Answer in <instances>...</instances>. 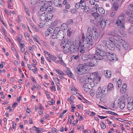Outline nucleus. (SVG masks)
I'll list each match as a JSON object with an SVG mask.
<instances>
[{"label": "nucleus", "mask_w": 133, "mask_h": 133, "mask_svg": "<svg viewBox=\"0 0 133 133\" xmlns=\"http://www.w3.org/2000/svg\"><path fill=\"white\" fill-rule=\"evenodd\" d=\"M82 38L83 41V45L81 42L78 40L75 41V44L77 49L81 53H83L85 50L90 49L94 45L92 36L91 34H87L86 35V38L83 33V34Z\"/></svg>", "instance_id": "f257e3e1"}, {"label": "nucleus", "mask_w": 133, "mask_h": 133, "mask_svg": "<svg viewBox=\"0 0 133 133\" xmlns=\"http://www.w3.org/2000/svg\"><path fill=\"white\" fill-rule=\"evenodd\" d=\"M105 47L104 45L99 44L96 45L95 50V54H90L88 56V59L91 60L94 59L102 60L105 56L103 53V50Z\"/></svg>", "instance_id": "f03ea898"}, {"label": "nucleus", "mask_w": 133, "mask_h": 133, "mask_svg": "<svg viewBox=\"0 0 133 133\" xmlns=\"http://www.w3.org/2000/svg\"><path fill=\"white\" fill-rule=\"evenodd\" d=\"M107 91L105 86H104L102 89L101 87H98L97 91L96 97L100 98V101L103 103L106 102L107 99L106 95Z\"/></svg>", "instance_id": "7ed1b4c3"}, {"label": "nucleus", "mask_w": 133, "mask_h": 133, "mask_svg": "<svg viewBox=\"0 0 133 133\" xmlns=\"http://www.w3.org/2000/svg\"><path fill=\"white\" fill-rule=\"evenodd\" d=\"M118 40L112 38H109V41L106 43V46L109 50H114L115 49V46L118 48L119 50H120V45L117 43Z\"/></svg>", "instance_id": "20e7f679"}, {"label": "nucleus", "mask_w": 133, "mask_h": 133, "mask_svg": "<svg viewBox=\"0 0 133 133\" xmlns=\"http://www.w3.org/2000/svg\"><path fill=\"white\" fill-rule=\"evenodd\" d=\"M70 42L68 41V39L63 40L61 42L60 46L62 48L65 54L70 52L69 47Z\"/></svg>", "instance_id": "39448f33"}, {"label": "nucleus", "mask_w": 133, "mask_h": 133, "mask_svg": "<svg viewBox=\"0 0 133 133\" xmlns=\"http://www.w3.org/2000/svg\"><path fill=\"white\" fill-rule=\"evenodd\" d=\"M105 47L104 50H103V53L105 56L104 57V59L105 58V57H106L110 61L114 62L117 61V57L116 56V55L114 53L110 52H107L105 53H104V51L105 50Z\"/></svg>", "instance_id": "423d86ee"}, {"label": "nucleus", "mask_w": 133, "mask_h": 133, "mask_svg": "<svg viewBox=\"0 0 133 133\" xmlns=\"http://www.w3.org/2000/svg\"><path fill=\"white\" fill-rule=\"evenodd\" d=\"M92 78H88V79L92 81L94 83L97 84L100 81L101 77L98 72H95L92 73Z\"/></svg>", "instance_id": "0eeeda50"}, {"label": "nucleus", "mask_w": 133, "mask_h": 133, "mask_svg": "<svg viewBox=\"0 0 133 133\" xmlns=\"http://www.w3.org/2000/svg\"><path fill=\"white\" fill-rule=\"evenodd\" d=\"M125 21L124 17L122 15L118 16L117 21L116 24L119 27L122 29H124Z\"/></svg>", "instance_id": "6e6552de"}, {"label": "nucleus", "mask_w": 133, "mask_h": 133, "mask_svg": "<svg viewBox=\"0 0 133 133\" xmlns=\"http://www.w3.org/2000/svg\"><path fill=\"white\" fill-rule=\"evenodd\" d=\"M77 73L79 75L85 73L87 71L86 66L83 64H79L77 68Z\"/></svg>", "instance_id": "1a4fd4ad"}, {"label": "nucleus", "mask_w": 133, "mask_h": 133, "mask_svg": "<svg viewBox=\"0 0 133 133\" xmlns=\"http://www.w3.org/2000/svg\"><path fill=\"white\" fill-rule=\"evenodd\" d=\"M62 32V31L60 30L59 28H56L54 30V32H52L53 33L52 36V38L55 39L57 38L58 35H59L60 33L61 34V32Z\"/></svg>", "instance_id": "9d476101"}, {"label": "nucleus", "mask_w": 133, "mask_h": 133, "mask_svg": "<svg viewBox=\"0 0 133 133\" xmlns=\"http://www.w3.org/2000/svg\"><path fill=\"white\" fill-rule=\"evenodd\" d=\"M97 21L99 24L100 25L102 29H104L107 23L105 19H103L102 17H100L97 19Z\"/></svg>", "instance_id": "9b49d317"}, {"label": "nucleus", "mask_w": 133, "mask_h": 133, "mask_svg": "<svg viewBox=\"0 0 133 133\" xmlns=\"http://www.w3.org/2000/svg\"><path fill=\"white\" fill-rule=\"evenodd\" d=\"M127 108L128 110H131L133 108V98H129L128 99Z\"/></svg>", "instance_id": "f8f14e48"}, {"label": "nucleus", "mask_w": 133, "mask_h": 133, "mask_svg": "<svg viewBox=\"0 0 133 133\" xmlns=\"http://www.w3.org/2000/svg\"><path fill=\"white\" fill-rule=\"evenodd\" d=\"M118 41L120 43H121L122 46L123 47L124 49L125 50H127L128 49V44L121 38H118Z\"/></svg>", "instance_id": "ddd939ff"}, {"label": "nucleus", "mask_w": 133, "mask_h": 133, "mask_svg": "<svg viewBox=\"0 0 133 133\" xmlns=\"http://www.w3.org/2000/svg\"><path fill=\"white\" fill-rule=\"evenodd\" d=\"M97 64V61L96 59L91 60L86 63V66L91 67L94 66L96 65Z\"/></svg>", "instance_id": "4468645a"}, {"label": "nucleus", "mask_w": 133, "mask_h": 133, "mask_svg": "<svg viewBox=\"0 0 133 133\" xmlns=\"http://www.w3.org/2000/svg\"><path fill=\"white\" fill-rule=\"evenodd\" d=\"M74 44L75 42H73L70 44V52L71 54L74 53L76 51V49L75 48V45Z\"/></svg>", "instance_id": "2eb2a0df"}, {"label": "nucleus", "mask_w": 133, "mask_h": 133, "mask_svg": "<svg viewBox=\"0 0 133 133\" xmlns=\"http://www.w3.org/2000/svg\"><path fill=\"white\" fill-rule=\"evenodd\" d=\"M47 13V12H45L41 14L40 17L41 21H45L46 19H50L49 18H48Z\"/></svg>", "instance_id": "dca6fc26"}, {"label": "nucleus", "mask_w": 133, "mask_h": 133, "mask_svg": "<svg viewBox=\"0 0 133 133\" xmlns=\"http://www.w3.org/2000/svg\"><path fill=\"white\" fill-rule=\"evenodd\" d=\"M92 35L94 40L97 42L99 34L97 30H95L94 31L92 32Z\"/></svg>", "instance_id": "f3484780"}, {"label": "nucleus", "mask_w": 133, "mask_h": 133, "mask_svg": "<svg viewBox=\"0 0 133 133\" xmlns=\"http://www.w3.org/2000/svg\"><path fill=\"white\" fill-rule=\"evenodd\" d=\"M81 4V8L82 9H84V11L85 12H88L89 10V8L88 6H86L85 3H83Z\"/></svg>", "instance_id": "a211bd4d"}, {"label": "nucleus", "mask_w": 133, "mask_h": 133, "mask_svg": "<svg viewBox=\"0 0 133 133\" xmlns=\"http://www.w3.org/2000/svg\"><path fill=\"white\" fill-rule=\"evenodd\" d=\"M79 58V56L78 55H77L76 56L73 55L72 56L71 59V61H70L69 62L70 63V64H71L72 65H74L75 64L74 62V59L77 60H78Z\"/></svg>", "instance_id": "6ab92c4d"}, {"label": "nucleus", "mask_w": 133, "mask_h": 133, "mask_svg": "<svg viewBox=\"0 0 133 133\" xmlns=\"http://www.w3.org/2000/svg\"><path fill=\"white\" fill-rule=\"evenodd\" d=\"M108 34L110 36H116L117 38V40H118V38H121V37L119 35H118L116 32V31L115 30L112 31L110 32H109L108 33Z\"/></svg>", "instance_id": "aec40b11"}, {"label": "nucleus", "mask_w": 133, "mask_h": 133, "mask_svg": "<svg viewBox=\"0 0 133 133\" xmlns=\"http://www.w3.org/2000/svg\"><path fill=\"white\" fill-rule=\"evenodd\" d=\"M54 32V29L52 28H49L45 32V35L46 36H48Z\"/></svg>", "instance_id": "412c9836"}, {"label": "nucleus", "mask_w": 133, "mask_h": 133, "mask_svg": "<svg viewBox=\"0 0 133 133\" xmlns=\"http://www.w3.org/2000/svg\"><path fill=\"white\" fill-rule=\"evenodd\" d=\"M95 30H97L96 28H95V27H89L87 29V31L88 33H87V34H91V33L92 32H92H94Z\"/></svg>", "instance_id": "4be33fe9"}, {"label": "nucleus", "mask_w": 133, "mask_h": 133, "mask_svg": "<svg viewBox=\"0 0 133 133\" xmlns=\"http://www.w3.org/2000/svg\"><path fill=\"white\" fill-rule=\"evenodd\" d=\"M61 0H54V4L56 6L62 7V5L61 4Z\"/></svg>", "instance_id": "5701e85b"}, {"label": "nucleus", "mask_w": 133, "mask_h": 133, "mask_svg": "<svg viewBox=\"0 0 133 133\" xmlns=\"http://www.w3.org/2000/svg\"><path fill=\"white\" fill-rule=\"evenodd\" d=\"M49 57L55 63H57L60 62L59 60H56L57 58L56 56L54 55L50 54Z\"/></svg>", "instance_id": "b1692460"}, {"label": "nucleus", "mask_w": 133, "mask_h": 133, "mask_svg": "<svg viewBox=\"0 0 133 133\" xmlns=\"http://www.w3.org/2000/svg\"><path fill=\"white\" fill-rule=\"evenodd\" d=\"M125 103L124 99L123 98L122 100H121L120 102V108L123 109L125 107Z\"/></svg>", "instance_id": "393cba45"}, {"label": "nucleus", "mask_w": 133, "mask_h": 133, "mask_svg": "<svg viewBox=\"0 0 133 133\" xmlns=\"http://www.w3.org/2000/svg\"><path fill=\"white\" fill-rule=\"evenodd\" d=\"M71 93L73 95H76L77 94V89L74 87H72L70 88Z\"/></svg>", "instance_id": "a878e982"}, {"label": "nucleus", "mask_w": 133, "mask_h": 133, "mask_svg": "<svg viewBox=\"0 0 133 133\" xmlns=\"http://www.w3.org/2000/svg\"><path fill=\"white\" fill-rule=\"evenodd\" d=\"M114 89V86L111 83L109 84L108 85L107 90V93L108 92V91H111L112 90Z\"/></svg>", "instance_id": "bb28decb"}, {"label": "nucleus", "mask_w": 133, "mask_h": 133, "mask_svg": "<svg viewBox=\"0 0 133 133\" xmlns=\"http://www.w3.org/2000/svg\"><path fill=\"white\" fill-rule=\"evenodd\" d=\"M44 4V5H47L49 7L52 4V2L51 0H45V1H43Z\"/></svg>", "instance_id": "cd10ccee"}, {"label": "nucleus", "mask_w": 133, "mask_h": 133, "mask_svg": "<svg viewBox=\"0 0 133 133\" xmlns=\"http://www.w3.org/2000/svg\"><path fill=\"white\" fill-rule=\"evenodd\" d=\"M95 6V7H92L91 9L92 11L94 12H96L97 11V9H98V8L99 7V5L96 3Z\"/></svg>", "instance_id": "c85d7f7f"}, {"label": "nucleus", "mask_w": 133, "mask_h": 133, "mask_svg": "<svg viewBox=\"0 0 133 133\" xmlns=\"http://www.w3.org/2000/svg\"><path fill=\"white\" fill-rule=\"evenodd\" d=\"M9 42L10 43L11 45V48L12 50L14 52L16 51V50L15 48V46L14 45V43L12 42L10 39L9 38Z\"/></svg>", "instance_id": "c756f323"}, {"label": "nucleus", "mask_w": 133, "mask_h": 133, "mask_svg": "<svg viewBox=\"0 0 133 133\" xmlns=\"http://www.w3.org/2000/svg\"><path fill=\"white\" fill-rule=\"evenodd\" d=\"M127 87V85L125 83H124L123 84L122 86V88L121 89V91L122 92V93L124 92L126 90V88Z\"/></svg>", "instance_id": "7c9ffc66"}, {"label": "nucleus", "mask_w": 133, "mask_h": 133, "mask_svg": "<svg viewBox=\"0 0 133 133\" xmlns=\"http://www.w3.org/2000/svg\"><path fill=\"white\" fill-rule=\"evenodd\" d=\"M75 98L74 96H71L70 98H68L67 99V101L71 102L70 104L71 105H73V100Z\"/></svg>", "instance_id": "2f4dec72"}, {"label": "nucleus", "mask_w": 133, "mask_h": 133, "mask_svg": "<svg viewBox=\"0 0 133 133\" xmlns=\"http://www.w3.org/2000/svg\"><path fill=\"white\" fill-rule=\"evenodd\" d=\"M98 10L99 12L102 15L104 14L105 11L104 9L101 7H99L98 8Z\"/></svg>", "instance_id": "473e14b6"}, {"label": "nucleus", "mask_w": 133, "mask_h": 133, "mask_svg": "<svg viewBox=\"0 0 133 133\" xmlns=\"http://www.w3.org/2000/svg\"><path fill=\"white\" fill-rule=\"evenodd\" d=\"M56 73L60 75H65V74L62 70L58 69H55Z\"/></svg>", "instance_id": "72a5a7b5"}, {"label": "nucleus", "mask_w": 133, "mask_h": 133, "mask_svg": "<svg viewBox=\"0 0 133 133\" xmlns=\"http://www.w3.org/2000/svg\"><path fill=\"white\" fill-rule=\"evenodd\" d=\"M23 7L24 8V10L25 11V12L29 16H30V15L29 12L28 8L24 4H23Z\"/></svg>", "instance_id": "f704fd0d"}, {"label": "nucleus", "mask_w": 133, "mask_h": 133, "mask_svg": "<svg viewBox=\"0 0 133 133\" xmlns=\"http://www.w3.org/2000/svg\"><path fill=\"white\" fill-rule=\"evenodd\" d=\"M105 76L106 77L108 78H110L111 77V73L110 70H107L106 73L105 74Z\"/></svg>", "instance_id": "c9c22d12"}, {"label": "nucleus", "mask_w": 133, "mask_h": 133, "mask_svg": "<svg viewBox=\"0 0 133 133\" xmlns=\"http://www.w3.org/2000/svg\"><path fill=\"white\" fill-rule=\"evenodd\" d=\"M66 74L69 77L71 78H74V75L70 71H65Z\"/></svg>", "instance_id": "e433bc0d"}, {"label": "nucleus", "mask_w": 133, "mask_h": 133, "mask_svg": "<svg viewBox=\"0 0 133 133\" xmlns=\"http://www.w3.org/2000/svg\"><path fill=\"white\" fill-rule=\"evenodd\" d=\"M92 15L95 18V19L97 18H99L98 17H99V14L97 12H94V13H92Z\"/></svg>", "instance_id": "4c0bfd02"}, {"label": "nucleus", "mask_w": 133, "mask_h": 133, "mask_svg": "<svg viewBox=\"0 0 133 133\" xmlns=\"http://www.w3.org/2000/svg\"><path fill=\"white\" fill-rule=\"evenodd\" d=\"M88 86V85H87L86 83H85L83 87V89L86 92H88L89 90Z\"/></svg>", "instance_id": "58836bf2"}, {"label": "nucleus", "mask_w": 133, "mask_h": 133, "mask_svg": "<svg viewBox=\"0 0 133 133\" xmlns=\"http://www.w3.org/2000/svg\"><path fill=\"white\" fill-rule=\"evenodd\" d=\"M30 26L31 28L32 29V30H35L36 32H38V30L37 29L36 26L34 25L33 24H31Z\"/></svg>", "instance_id": "ea45409f"}, {"label": "nucleus", "mask_w": 133, "mask_h": 133, "mask_svg": "<svg viewBox=\"0 0 133 133\" xmlns=\"http://www.w3.org/2000/svg\"><path fill=\"white\" fill-rule=\"evenodd\" d=\"M48 7H49V6H48V5L45 6L44 4V5L41 6L40 9V10L42 11H45L48 8Z\"/></svg>", "instance_id": "a19ab883"}, {"label": "nucleus", "mask_w": 133, "mask_h": 133, "mask_svg": "<svg viewBox=\"0 0 133 133\" xmlns=\"http://www.w3.org/2000/svg\"><path fill=\"white\" fill-rule=\"evenodd\" d=\"M129 9V10L128 11H127L126 12V13L128 16L130 17H132L131 16H133V12H132L131 10H130Z\"/></svg>", "instance_id": "79ce46f5"}, {"label": "nucleus", "mask_w": 133, "mask_h": 133, "mask_svg": "<svg viewBox=\"0 0 133 133\" xmlns=\"http://www.w3.org/2000/svg\"><path fill=\"white\" fill-rule=\"evenodd\" d=\"M88 56L85 55H83L82 56V59L84 61H87L88 59Z\"/></svg>", "instance_id": "37998d69"}, {"label": "nucleus", "mask_w": 133, "mask_h": 133, "mask_svg": "<svg viewBox=\"0 0 133 133\" xmlns=\"http://www.w3.org/2000/svg\"><path fill=\"white\" fill-rule=\"evenodd\" d=\"M119 5L117 3H114L113 4V8L116 11H117Z\"/></svg>", "instance_id": "c03bdc74"}, {"label": "nucleus", "mask_w": 133, "mask_h": 133, "mask_svg": "<svg viewBox=\"0 0 133 133\" xmlns=\"http://www.w3.org/2000/svg\"><path fill=\"white\" fill-rule=\"evenodd\" d=\"M32 129L34 130L37 131V132L38 133H40L41 132V130L38 129L39 128L36 127L35 126H34L32 127Z\"/></svg>", "instance_id": "a18cd8bd"}, {"label": "nucleus", "mask_w": 133, "mask_h": 133, "mask_svg": "<svg viewBox=\"0 0 133 133\" xmlns=\"http://www.w3.org/2000/svg\"><path fill=\"white\" fill-rule=\"evenodd\" d=\"M122 84V80L121 79H119L118 80L117 83V84L118 85V87H120L121 85Z\"/></svg>", "instance_id": "49530a36"}, {"label": "nucleus", "mask_w": 133, "mask_h": 133, "mask_svg": "<svg viewBox=\"0 0 133 133\" xmlns=\"http://www.w3.org/2000/svg\"><path fill=\"white\" fill-rule=\"evenodd\" d=\"M106 112L107 113L111 114L112 115H118L116 113L112 112L111 111H106Z\"/></svg>", "instance_id": "de8ad7c7"}, {"label": "nucleus", "mask_w": 133, "mask_h": 133, "mask_svg": "<svg viewBox=\"0 0 133 133\" xmlns=\"http://www.w3.org/2000/svg\"><path fill=\"white\" fill-rule=\"evenodd\" d=\"M67 111V110H65L63 111L60 114V116H59V118H62L63 117V115L66 113Z\"/></svg>", "instance_id": "09e8293b"}, {"label": "nucleus", "mask_w": 133, "mask_h": 133, "mask_svg": "<svg viewBox=\"0 0 133 133\" xmlns=\"http://www.w3.org/2000/svg\"><path fill=\"white\" fill-rule=\"evenodd\" d=\"M57 130L55 128L53 127L52 128L51 132L52 133H57Z\"/></svg>", "instance_id": "8fccbe9b"}, {"label": "nucleus", "mask_w": 133, "mask_h": 133, "mask_svg": "<svg viewBox=\"0 0 133 133\" xmlns=\"http://www.w3.org/2000/svg\"><path fill=\"white\" fill-rule=\"evenodd\" d=\"M78 82L80 83L83 82L84 81V78H79L78 79Z\"/></svg>", "instance_id": "3c124183"}, {"label": "nucleus", "mask_w": 133, "mask_h": 133, "mask_svg": "<svg viewBox=\"0 0 133 133\" xmlns=\"http://www.w3.org/2000/svg\"><path fill=\"white\" fill-rule=\"evenodd\" d=\"M95 1V0H90L89 1L90 4L91 5H95L96 4Z\"/></svg>", "instance_id": "603ef678"}, {"label": "nucleus", "mask_w": 133, "mask_h": 133, "mask_svg": "<svg viewBox=\"0 0 133 133\" xmlns=\"http://www.w3.org/2000/svg\"><path fill=\"white\" fill-rule=\"evenodd\" d=\"M59 61L60 62L58 63H59L65 66H66V64L63 61V60L62 59H61L60 61Z\"/></svg>", "instance_id": "864d4df0"}, {"label": "nucleus", "mask_w": 133, "mask_h": 133, "mask_svg": "<svg viewBox=\"0 0 133 133\" xmlns=\"http://www.w3.org/2000/svg\"><path fill=\"white\" fill-rule=\"evenodd\" d=\"M55 103V101L54 100H51V101L48 102V104L50 105H51L54 104Z\"/></svg>", "instance_id": "5fc2aeb1"}, {"label": "nucleus", "mask_w": 133, "mask_h": 133, "mask_svg": "<svg viewBox=\"0 0 133 133\" xmlns=\"http://www.w3.org/2000/svg\"><path fill=\"white\" fill-rule=\"evenodd\" d=\"M20 50L21 52H23L25 50L24 46H19Z\"/></svg>", "instance_id": "6e6d98bb"}, {"label": "nucleus", "mask_w": 133, "mask_h": 133, "mask_svg": "<svg viewBox=\"0 0 133 133\" xmlns=\"http://www.w3.org/2000/svg\"><path fill=\"white\" fill-rule=\"evenodd\" d=\"M129 32L131 34H133V26H131L129 30Z\"/></svg>", "instance_id": "4d7b16f0"}, {"label": "nucleus", "mask_w": 133, "mask_h": 133, "mask_svg": "<svg viewBox=\"0 0 133 133\" xmlns=\"http://www.w3.org/2000/svg\"><path fill=\"white\" fill-rule=\"evenodd\" d=\"M106 41L105 40H101V44H103L104 45L106 46L107 44L106 43L107 42V41Z\"/></svg>", "instance_id": "13d9d810"}, {"label": "nucleus", "mask_w": 133, "mask_h": 133, "mask_svg": "<svg viewBox=\"0 0 133 133\" xmlns=\"http://www.w3.org/2000/svg\"><path fill=\"white\" fill-rule=\"evenodd\" d=\"M71 32L72 31L71 30V29L70 28H69L67 31L68 36H70L71 33Z\"/></svg>", "instance_id": "bf43d9fd"}, {"label": "nucleus", "mask_w": 133, "mask_h": 133, "mask_svg": "<svg viewBox=\"0 0 133 133\" xmlns=\"http://www.w3.org/2000/svg\"><path fill=\"white\" fill-rule=\"evenodd\" d=\"M18 105V104L17 103L15 102L12 104V107L13 109H14L17 107Z\"/></svg>", "instance_id": "052dcab7"}, {"label": "nucleus", "mask_w": 133, "mask_h": 133, "mask_svg": "<svg viewBox=\"0 0 133 133\" xmlns=\"http://www.w3.org/2000/svg\"><path fill=\"white\" fill-rule=\"evenodd\" d=\"M83 101L84 103H86L89 104H90L91 103L90 102L88 101L85 98H84L83 99Z\"/></svg>", "instance_id": "680f3d73"}, {"label": "nucleus", "mask_w": 133, "mask_h": 133, "mask_svg": "<svg viewBox=\"0 0 133 133\" xmlns=\"http://www.w3.org/2000/svg\"><path fill=\"white\" fill-rule=\"evenodd\" d=\"M100 125L101 128L103 129H104L105 128V126L104 123L102 122L101 123Z\"/></svg>", "instance_id": "e2e57ef3"}, {"label": "nucleus", "mask_w": 133, "mask_h": 133, "mask_svg": "<svg viewBox=\"0 0 133 133\" xmlns=\"http://www.w3.org/2000/svg\"><path fill=\"white\" fill-rule=\"evenodd\" d=\"M24 35L26 37L28 38H29V34L26 32H24Z\"/></svg>", "instance_id": "0e129e2a"}, {"label": "nucleus", "mask_w": 133, "mask_h": 133, "mask_svg": "<svg viewBox=\"0 0 133 133\" xmlns=\"http://www.w3.org/2000/svg\"><path fill=\"white\" fill-rule=\"evenodd\" d=\"M80 4L79 3H76L75 5V7L77 9L79 8L80 7Z\"/></svg>", "instance_id": "69168bd1"}, {"label": "nucleus", "mask_w": 133, "mask_h": 133, "mask_svg": "<svg viewBox=\"0 0 133 133\" xmlns=\"http://www.w3.org/2000/svg\"><path fill=\"white\" fill-rule=\"evenodd\" d=\"M116 15V13L114 11L112 12L110 14V16L112 17H114Z\"/></svg>", "instance_id": "338daca9"}, {"label": "nucleus", "mask_w": 133, "mask_h": 133, "mask_svg": "<svg viewBox=\"0 0 133 133\" xmlns=\"http://www.w3.org/2000/svg\"><path fill=\"white\" fill-rule=\"evenodd\" d=\"M27 49L28 51L29 52H31L32 50V47L31 46H28L27 47Z\"/></svg>", "instance_id": "774afa93"}]
</instances>
